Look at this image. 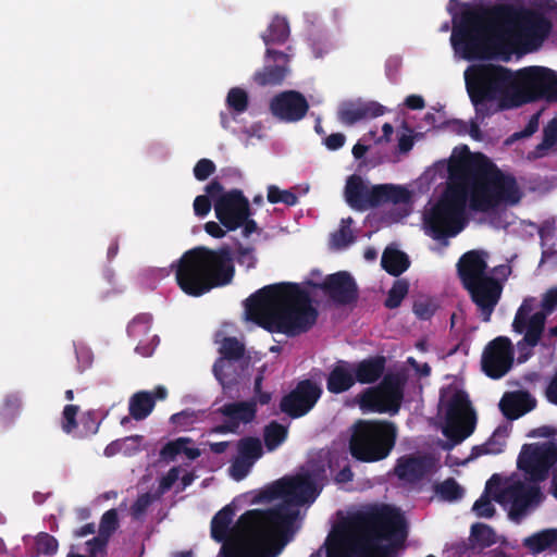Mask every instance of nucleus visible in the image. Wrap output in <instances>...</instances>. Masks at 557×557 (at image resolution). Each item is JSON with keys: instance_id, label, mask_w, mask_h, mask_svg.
I'll return each instance as SVG.
<instances>
[{"instance_id": "20e7f679", "label": "nucleus", "mask_w": 557, "mask_h": 557, "mask_svg": "<svg viewBox=\"0 0 557 557\" xmlns=\"http://www.w3.org/2000/svg\"><path fill=\"white\" fill-rule=\"evenodd\" d=\"M247 320L270 333L295 337L317 322L318 310L308 290L297 283L267 285L245 300Z\"/></svg>"}, {"instance_id": "bb28decb", "label": "nucleus", "mask_w": 557, "mask_h": 557, "mask_svg": "<svg viewBox=\"0 0 557 557\" xmlns=\"http://www.w3.org/2000/svg\"><path fill=\"white\" fill-rule=\"evenodd\" d=\"M384 112L385 108L374 101L367 103L348 102L341 106L337 112V117L341 123L350 126L361 120L383 115Z\"/></svg>"}, {"instance_id": "6e6d98bb", "label": "nucleus", "mask_w": 557, "mask_h": 557, "mask_svg": "<svg viewBox=\"0 0 557 557\" xmlns=\"http://www.w3.org/2000/svg\"><path fill=\"white\" fill-rule=\"evenodd\" d=\"M386 185V203L392 202L395 205L406 203L410 200V193L406 187Z\"/></svg>"}, {"instance_id": "2eb2a0df", "label": "nucleus", "mask_w": 557, "mask_h": 557, "mask_svg": "<svg viewBox=\"0 0 557 557\" xmlns=\"http://www.w3.org/2000/svg\"><path fill=\"white\" fill-rule=\"evenodd\" d=\"M322 393V387L317 382L301 380L281 398L280 410L292 419L301 418L313 409Z\"/></svg>"}, {"instance_id": "8fccbe9b", "label": "nucleus", "mask_w": 557, "mask_h": 557, "mask_svg": "<svg viewBox=\"0 0 557 557\" xmlns=\"http://www.w3.org/2000/svg\"><path fill=\"white\" fill-rule=\"evenodd\" d=\"M268 201L270 203H284L286 206H295L298 202V197L290 190H282L276 185L268 186Z\"/></svg>"}, {"instance_id": "5701e85b", "label": "nucleus", "mask_w": 557, "mask_h": 557, "mask_svg": "<svg viewBox=\"0 0 557 557\" xmlns=\"http://www.w3.org/2000/svg\"><path fill=\"white\" fill-rule=\"evenodd\" d=\"M434 468V459L429 455L404 456L397 460L395 474L399 480L408 483H418L423 480Z\"/></svg>"}, {"instance_id": "4d7b16f0", "label": "nucleus", "mask_w": 557, "mask_h": 557, "mask_svg": "<svg viewBox=\"0 0 557 557\" xmlns=\"http://www.w3.org/2000/svg\"><path fill=\"white\" fill-rule=\"evenodd\" d=\"M504 443H497L493 437L482 445L474 446L472 448L470 459H474L482 455L499 454L503 451Z\"/></svg>"}, {"instance_id": "f03ea898", "label": "nucleus", "mask_w": 557, "mask_h": 557, "mask_svg": "<svg viewBox=\"0 0 557 557\" xmlns=\"http://www.w3.org/2000/svg\"><path fill=\"white\" fill-rule=\"evenodd\" d=\"M553 32L552 20L542 11L510 3L463 11L453 27L450 41L463 59L483 60L510 41L524 52L537 51Z\"/></svg>"}, {"instance_id": "5fc2aeb1", "label": "nucleus", "mask_w": 557, "mask_h": 557, "mask_svg": "<svg viewBox=\"0 0 557 557\" xmlns=\"http://www.w3.org/2000/svg\"><path fill=\"white\" fill-rule=\"evenodd\" d=\"M79 411L77 405H66L62 411V430L71 434L77 428L76 416Z\"/></svg>"}, {"instance_id": "6e6552de", "label": "nucleus", "mask_w": 557, "mask_h": 557, "mask_svg": "<svg viewBox=\"0 0 557 557\" xmlns=\"http://www.w3.org/2000/svg\"><path fill=\"white\" fill-rule=\"evenodd\" d=\"M397 426L387 420H357L351 426L350 455L362 462H376L388 457L395 447Z\"/></svg>"}, {"instance_id": "f3484780", "label": "nucleus", "mask_w": 557, "mask_h": 557, "mask_svg": "<svg viewBox=\"0 0 557 557\" xmlns=\"http://www.w3.org/2000/svg\"><path fill=\"white\" fill-rule=\"evenodd\" d=\"M513 363V346L506 336L491 341L483 350L481 364L484 373L494 380L503 377Z\"/></svg>"}, {"instance_id": "4468645a", "label": "nucleus", "mask_w": 557, "mask_h": 557, "mask_svg": "<svg viewBox=\"0 0 557 557\" xmlns=\"http://www.w3.org/2000/svg\"><path fill=\"white\" fill-rule=\"evenodd\" d=\"M557 460V446L554 443L542 445L525 444L518 457V468L535 482L544 481L550 467Z\"/></svg>"}, {"instance_id": "473e14b6", "label": "nucleus", "mask_w": 557, "mask_h": 557, "mask_svg": "<svg viewBox=\"0 0 557 557\" xmlns=\"http://www.w3.org/2000/svg\"><path fill=\"white\" fill-rule=\"evenodd\" d=\"M381 265L388 274L399 276L409 268L410 261L405 252L387 247L383 251Z\"/></svg>"}, {"instance_id": "9b49d317", "label": "nucleus", "mask_w": 557, "mask_h": 557, "mask_svg": "<svg viewBox=\"0 0 557 557\" xmlns=\"http://www.w3.org/2000/svg\"><path fill=\"white\" fill-rule=\"evenodd\" d=\"M476 423L475 412L465 391L457 389L446 404L443 434L454 444H460L469 437Z\"/></svg>"}, {"instance_id": "ddd939ff", "label": "nucleus", "mask_w": 557, "mask_h": 557, "mask_svg": "<svg viewBox=\"0 0 557 557\" xmlns=\"http://www.w3.org/2000/svg\"><path fill=\"white\" fill-rule=\"evenodd\" d=\"M534 301L535 299L532 297L523 299L511 324L513 332L524 334L522 339L517 343L519 363L525 362L531 357L533 348L540 343L544 332L541 317L529 319L534 309Z\"/></svg>"}, {"instance_id": "864d4df0", "label": "nucleus", "mask_w": 557, "mask_h": 557, "mask_svg": "<svg viewBox=\"0 0 557 557\" xmlns=\"http://www.w3.org/2000/svg\"><path fill=\"white\" fill-rule=\"evenodd\" d=\"M386 203V185H375L369 188L368 198L366 201V210L376 208Z\"/></svg>"}, {"instance_id": "69168bd1", "label": "nucleus", "mask_w": 557, "mask_h": 557, "mask_svg": "<svg viewBox=\"0 0 557 557\" xmlns=\"http://www.w3.org/2000/svg\"><path fill=\"white\" fill-rule=\"evenodd\" d=\"M345 141L346 136L343 133H333L329 136H325L323 139V144L331 151L341 149L345 145Z\"/></svg>"}, {"instance_id": "c9c22d12", "label": "nucleus", "mask_w": 557, "mask_h": 557, "mask_svg": "<svg viewBox=\"0 0 557 557\" xmlns=\"http://www.w3.org/2000/svg\"><path fill=\"white\" fill-rule=\"evenodd\" d=\"M154 408V397L149 392L140 391L135 393L128 403L129 416L140 421L146 419Z\"/></svg>"}, {"instance_id": "6ab92c4d", "label": "nucleus", "mask_w": 557, "mask_h": 557, "mask_svg": "<svg viewBox=\"0 0 557 557\" xmlns=\"http://www.w3.org/2000/svg\"><path fill=\"white\" fill-rule=\"evenodd\" d=\"M309 110L306 97L296 90H285L270 101V111L280 121L294 123L302 120Z\"/></svg>"}, {"instance_id": "0e129e2a", "label": "nucleus", "mask_w": 557, "mask_h": 557, "mask_svg": "<svg viewBox=\"0 0 557 557\" xmlns=\"http://www.w3.org/2000/svg\"><path fill=\"white\" fill-rule=\"evenodd\" d=\"M212 203L208 196L199 195L194 200V211L198 216H206L211 210Z\"/></svg>"}, {"instance_id": "cd10ccee", "label": "nucleus", "mask_w": 557, "mask_h": 557, "mask_svg": "<svg viewBox=\"0 0 557 557\" xmlns=\"http://www.w3.org/2000/svg\"><path fill=\"white\" fill-rule=\"evenodd\" d=\"M234 516L235 508L230 504L219 510L211 520V537L223 543L222 547L236 539L235 524L231 527Z\"/></svg>"}, {"instance_id": "603ef678", "label": "nucleus", "mask_w": 557, "mask_h": 557, "mask_svg": "<svg viewBox=\"0 0 557 557\" xmlns=\"http://www.w3.org/2000/svg\"><path fill=\"white\" fill-rule=\"evenodd\" d=\"M436 308L437 307L432 299L421 298L413 302L412 309H413L414 314L419 319L429 320L434 315Z\"/></svg>"}, {"instance_id": "a18cd8bd", "label": "nucleus", "mask_w": 557, "mask_h": 557, "mask_svg": "<svg viewBox=\"0 0 557 557\" xmlns=\"http://www.w3.org/2000/svg\"><path fill=\"white\" fill-rule=\"evenodd\" d=\"M557 144V117L552 119L543 128V139L535 147V156L543 157L545 152Z\"/></svg>"}, {"instance_id": "4c0bfd02", "label": "nucleus", "mask_w": 557, "mask_h": 557, "mask_svg": "<svg viewBox=\"0 0 557 557\" xmlns=\"http://www.w3.org/2000/svg\"><path fill=\"white\" fill-rule=\"evenodd\" d=\"M59 542L53 535L47 532H39L34 537L33 546L28 547L26 552L29 557L53 556L57 554Z\"/></svg>"}, {"instance_id": "412c9836", "label": "nucleus", "mask_w": 557, "mask_h": 557, "mask_svg": "<svg viewBox=\"0 0 557 557\" xmlns=\"http://www.w3.org/2000/svg\"><path fill=\"white\" fill-rule=\"evenodd\" d=\"M541 496V490L537 485H527L522 482H516L498 494L494 495L497 503L508 499L511 502L509 517L517 519L520 517L528 506L537 500Z\"/></svg>"}, {"instance_id": "7ed1b4c3", "label": "nucleus", "mask_w": 557, "mask_h": 557, "mask_svg": "<svg viewBox=\"0 0 557 557\" xmlns=\"http://www.w3.org/2000/svg\"><path fill=\"white\" fill-rule=\"evenodd\" d=\"M407 536V522L399 509L369 505L345 519L326 557H389L391 547L382 543L398 547Z\"/></svg>"}, {"instance_id": "13d9d810", "label": "nucleus", "mask_w": 557, "mask_h": 557, "mask_svg": "<svg viewBox=\"0 0 557 557\" xmlns=\"http://www.w3.org/2000/svg\"><path fill=\"white\" fill-rule=\"evenodd\" d=\"M235 259L239 265L246 267L247 270L253 269L257 264V257L255 256V249L252 247L239 245L236 249Z\"/></svg>"}, {"instance_id": "de8ad7c7", "label": "nucleus", "mask_w": 557, "mask_h": 557, "mask_svg": "<svg viewBox=\"0 0 557 557\" xmlns=\"http://www.w3.org/2000/svg\"><path fill=\"white\" fill-rule=\"evenodd\" d=\"M409 283L406 280H397L388 290L384 306L388 309L398 308L408 294Z\"/></svg>"}, {"instance_id": "79ce46f5", "label": "nucleus", "mask_w": 557, "mask_h": 557, "mask_svg": "<svg viewBox=\"0 0 557 557\" xmlns=\"http://www.w3.org/2000/svg\"><path fill=\"white\" fill-rule=\"evenodd\" d=\"M288 435V430L283 424L271 421L265 425L263 431L264 445L268 450L272 451L282 445Z\"/></svg>"}, {"instance_id": "f257e3e1", "label": "nucleus", "mask_w": 557, "mask_h": 557, "mask_svg": "<svg viewBox=\"0 0 557 557\" xmlns=\"http://www.w3.org/2000/svg\"><path fill=\"white\" fill-rule=\"evenodd\" d=\"M450 184L443 196L424 214L428 234L441 240L454 237L465 227V209L488 212L502 202L517 203L520 193L517 181L504 174L484 153H472L462 146L448 163Z\"/></svg>"}, {"instance_id": "b1692460", "label": "nucleus", "mask_w": 557, "mask_h": 557, "mask_svg": "<svg viewBox=\"0 0 557 557\" xmlns=\"http://www.w3.org/2000/svg\"><path fill=\"white\" fill-rule=\"evenodd\" d=\"M485 256L486 253L480 250H470L461 256L457 270L462 285L490 276L486 273Z\"/></svg>"}, {"instance_id": "393cba45", "label": "nucleus", "mask_w": 557, "mask_h": 557, "mask_svg": "<svg viewBox=\"0 0 557 557\" xmlns=\"http://www.w3.org/2000/svg\"><path fill=\"white\" fill-rule=\"evenodd\" d=\"M536 407V399L527 391L507 392L499 401V409L508 420H516Z\"/></svg>"}, {"instance_id": "58836bf2", "label": "nucleus", "mask_w": 557, "mask_h": 557, "mask_svg": "<svg viewBox=\"0 0 557 557\" xmlns=\"http://www.w3.org/2000/svg\"><path fill=\"white\" fill-rule=\"evenodd\" d=\"M288 73L285 65H268L253 74V81L259 86L281 85Z\"/></svg>"}, {"instance_id": "bf43d9fd", "label": "nucleus", "mask_w": 557, "mask_h": 557, "mask_svg": "<svg viewBox=\"0 0 557 557\" xmlns=\"http://www.w3.org/2000/svg\"><path fill=\"white\" fill-rule=\"evenodd\" d=\"M472 510L480 518H492L495 515V507L486 494L481 495L473 504Z\"/></svg>"}, {"instance_id": "a878e982", "label": "nucleus", "mask_w": 557, "mask_h": 557, "mask_svg": "<svg viewBox=\"0 0 557 557\" xmlns=\"http://www.w3.org/2000/svg\"><path fill=\"white\" fill-rule=\"evenodd\" d=\"M220 352L222 358L214 362L212 370L216 380L225 387L232 383V380H226L225 368H228L232 361H237L244 357L245 347L236 337H225Z\"/></svg>"}, {"instance_id": "680f3d73", "label": "nucleus", "mask_w": 557, "mask_h": 557, "mask_svg": "<svg viewBox=\"0 0 557 557\" xmlns=\"http://www.w3.org/2000/svg\"><path fill=\"white\" fill-rule=\"evenodd\" d=\"M215 164L210 159H200L195 168H194V175L196 180L198 181H206L209 176H211L215 172Z\"/></svg>"}, {"instance_id": "aec40b11", "label": "nucleus", "mask_w": 557, "mask_h": 557, "mask_svg": "<svg viewBox=\"0 0 557 557\" xmlns=\"http://www.w3.org/2000/svg\"><path fill=\"white\" fill-rule=\"evenodd\" d=\"M313 286L323 290L337 305H350L358 299L357 283L351 274L346 271L330 274L322 283H315Z\"/></svg>"}, {"instance_id": "a211bd4d", "label": "nucleus", "mask_w": 557, "mask_h": 557, "mask_svg": "<svg viewBox=\"0 0 557 557\" xmlns=\"http://www.w3.org/2000/svg\"><path fill=\"white\" fill-rule=\"evenodd\" d=\"M463 287L469 293L472 302L476 306L482 321L490 322L503 294L504 286L502 282L490 275L466 284Z\"/></svg>"}, {"instance_id": "09e8293b", "label": "nucleus", "mask_w": 557, "mask_h": 557, "mask_svg": "<svg viewBox=\"0 0 557 557\" xmlns=\"http://www.w3.org/2000/svg\"><path fill=\"white\" fill-rule=\"evenodd\" d=\"M471 536L482 547H490L495 544V532L494 530L484 523H474L471 527Z\"/></svg>"}, {"instance_id": "e433bc0d", "label": "nucleus", "mask_w": 557, "mask_h": 557, "mask_svg": "<svg viewBox=\"0 0 557 557\" xmlns=\"http://www.w3.org/2000/svg\"><path fill=\"white\" fill-rule=\"evenodd\" d=\"M557 542V530L546 529L523 540V546L532 554H540Z\"/></svg>"}, {"instance_id": "052dcab7", "label": "nucleus", "mask_w": 557, "mask_h": 557, "mask_svg": "<svg viewBox=\"0 0 557 557\" xmlns=\"http://www.w3.org/2000/svg\"><path fill=\"white\" fill-rule=\"evenodd\" d=\"M22 408V397L18 393L8 394L3 399L2 410L8 417H15Z\"/></svg>"}, {"instance_id": "37998d69", "label": "nucleus", "mask_w": 557, "mask_h": 557, "mask_svg": "<svg viewBox=\"0 0 557 557\" xmlns=\"http://www.w3.org/2000/svg\"><path fill=\"white\" fill-rule=\"evenodd\" d=\"M119 525V515L116 509L112 508L107 510L100 519L99 534L94 537V542L103 545V542L109 541L111 535L117 530Z\"/></svg>"}, {"instance_id": "dca6fc26", "label": "nucleus", "mask_w": 557, "mask_h": 557, "mask_svg": "<svg viewBox=\"0 0 557 557\" xmlns=\"http://www.w3.org/2000/svg\"><path fill=\"white\" fill-rule=\"evenodd\" d=\"M214 212L226 231H236L252 215L249 200L240 189L234 188L215 199Z\"/></svg>"}, {"instance_id": "1a4fd4ad", "label": "nucleus", "mask_w": 557, "mask_h": 557, "mask_svg": "<svg viewBox=\"0 0 557 557\" xmlns=\"http://www.w3.org/2000/svg\"><path fill=\"white\" fill-rule=\"evenodd\" d=\"M326 481L325 465L314 462L302 473L289 478H282L273 482L271 485L260 491L253 502H271L282 498L294 507L304 506L315 500Z\"/></svg>"}, {"instance_id": "338daca9", "label": "nucleus", "mask_w": 557, "mask_h": 557, "mask_svg": "<svg viewBox=\"0 0 557 557\" xmlns=\"http://www.w3.org/2000/svg\"><path fill=\"white\" fill-rule=\"evenodd\" d=\"M265 58L277 62V65H285L286 67H288V63L290 61L289 53L271 49L269 47L265 50Z\"/></svg>"}, {"instance_id": "423d86ee", "label": "nucleus", "mask_w": 557, "mask_h": 557, "mask_svg": "<svg viewBox=\"0 0 557 557\" xmlns=\"http://www.w3.org/2000/svg\"><path fill=\"white\" fill-rule=\"evenodd\" d=\"M171 268L178 287L188 296L200 297L228 285L234 277V257L228 246L210 249L198 246L185 251Z\"/></svg>"}, {"instance_id": "ea45409f", "label": "nucleus", "mask_w": 557, "mask_h": 557, "mask_svg": "<svg viewBox=\"0 0 557 557\" xmlns=\"http://www.w3.org/2000/svg\"><path fill=\"white\" fill-rule=\"evenodd\" d=\"M225 104L232 117L235 119L247 111L249 107L248 92L240 87L231 88L227 92Z\"/></svg>"}, {"instance_id": "c85d7f7f", "label": "nucleus", "mask_w": 557, "mask_h": 557, "mask_svg": "<svg viewBox=\"0 0 557 557\" xmlns=\"http://www.w3.org/2000/svg\"><path fill=\"white\" fill-rule=\"evenodd\" d=\"M386 367L384 356H373L351 364L356 382L360 384L375 383L383 375Z\"/></svg>"}, {"instance_id": "3c124183", "label": "nucleus", "mask_w": 557, "mask_h": 557, "mask_svg": "<svg viewBox=\"0 0 557 557\" xmlns=\"http://www.w3.org/2000/svg\"><path fill=\"white\" fill-rule=\"evenodd\" d=\"M153 502L150 493L140 494L131 507V516L134 520H141Z\"/></svg>"}, {"instance_id": "f704fd0d", "label": "nucleus", "mask_w": 557, "mask_h": 557, "mask_svg": "<svg viewBox=\"0 0 557 557\" xmlns=\"http://www.w3.org/2000/svg\"><path fill=\"white\" fill-rule=\"evenodd\" d=\"M190 443L189 438L180 437L174 441L168 442L160 450V458L165 461H173L175 458L184 454L188 459H196L200 456L198 448L187 447Z\"/></svg>"}, {"instance_id": "a19ab883", "label": "nucleus", "mask_w": 557, "mask_h": 557, "mask_svg": "<svg viewBox=\"0 0 557 557\" xmlns=\"http://www.w3.org/2000/svg\"><path fill=\"white\" fill-rule=\"evenodd\" d=\"M261 441L255 436H246L237 442V457L255 462L262 456Z\"/></svg>"}, {"instance_id": "e2e57ef3", "label": "nucleus", "mask_w": 557, "mask_h": 557, "mask_svg": "<svg viewBox=\"0 0 557 557\" xmlns=\"http://www.w3.org/2000/svg\"><path fill=\"white\" fill-rule=\"evenodd\" d=\"M252 466L253 463H251V461L249 462L236 456L231 465L230 471L232 476L239 481L249 473Z\"/></svg>"}, {"instance_id": "49530a36", "label": "nucleus", "mask_w": 557, "mask_h": 557, "mask_svg": "<svg viewBox=\"0 0 557 557\" xmlns=\"http://www.w3.org/2000/svg\"><path fill=\"white\" fill-rule=\"evenodd\" d=\"M542 309L533 314L530 313L529 319H534L535 317L542 318L543 329L545 330V323L547 317L553 313L557 308V286L549 288L542 298L541 302Z\"/></svg>"}, {"instance_id": "774afa93", "label": "nucleus", "mask_w": 557, "mask_h": 557, "mask_svg": "<svg viewBox=\"0 0 557 557\" xmlns=\"http://www.w3.org/2000/svg\"><path fill=\"white\" fill-rule=\"evenodd\" d=\"M206 193L209 197V199L213 200L215 202V199H218L220 196L224 195L226 191H224L223 185L216 180H212L207 186H206Z\"/></svg>"}, {"instance_id": "c03bdc74", "label": "nucleus", "mask_w": 557, "mask_h": 557, "mask_svg": "<svg viewBox=\"0 0 557 557\" xmlns=\"http://www.w3.org/2000/svg\"><path fill=\"white\" fill-rule=\"evenodd\" d=\"M435 493L446 502H456L463 496V488L454 478H448L434 485Z\"/></svg>"}, {"instance_id": "7c9ffc66", "label": "nucleus", "mask_w": 557, "mask_h": 557, "mask_svg": "<svg viewBox=\"0 0 557 557\" xmlns=\"http://www.w3.org/2000/svg\"><path fill=\"white\" fill-rule=\"evenodd\" d=\"M369 187L362 177L352 174L347 178L345 186V199L350 208L357 211H366V201L368 198Z\"/></svg>"}, {"instance_id": "4be33fe9", "label": "nucleus", "mask_w": 557, "mask_h": 557, "mask_svg": "<svg viewBox=\"0 0 557 557\" xmlns=\"http://www.w3.org/2000/svg\"><path fill=\"white\" fill-rule=\"evenodd\" d=\"M152 315L149 313H140L136 315L127 325V334L134 341H137L136 352L144 357L153 354L160 339L158 335L150 336Z\"/></svg>"}, {"instance_id": "0eeeda50", "label": "nucleus", "mask_w": 557, "mask_h": 557, "mask_svg": "<svg viewBox=\"0 0 557 557\" xmlns=\"http://www.w3.org/2000/svg\"><path fill=\"white\" fill-rule=\"evenodd\" d=\"M466 88L475 112L482 117L488 116V102L505 101L511 98L515 106L519 82L513 73L502 65L492 63L475 64L465 72Z\"/></svg>"}, {"instance_id": "72a5a7b5", "label": "nucleus", "mask_w": 557, "mask_h": 557, "mask_svg": "<svg viewBox=\"0 0 557 557\" xmlns=\"http://www.w3.org/2000/svg\"><path fill=\"white\" fill-rule=\"evenodd\" d=\"M289 34L290 29L286 17L275 15L261 38L265 46L283 45L287 41Z\"/></svg>"}, {"instance_id": "f8f14e48", "label": "nucleus", "mask_w": 557, "mask_h": 557, "mask_svg": "<svg viewBox=\"0 0 557 557\" xmlns=\"http://www.w3.org/2000/svg\"><path fill=\"white\" fill-rule=\"evenodd\" d=\"M404 389L397 376L386 375L375 387L360 394V407L373 412L396 414L401 406Z\"/></svg>"}, {"instance_id": "39448f33", "label": "nucleus", "mask_w": 557, "mask_h": 557, "mask_svg": "<svg viewBox=\"0 0 557 557\" xmlns=\"http://www.w3.org/2000/svg\"><path fill=\"white\" fill-rule=\"evenodd\" d=\"M298 509L285 499L273 508L251 509L236 521V539L221 547L223 557H275L269 545L272 533L289 530L298 517Z\"/></svg>"}, {"instance_id": "9d476101", "label": "nucleus", "mask_w": 557, "mask_h": 557, "mask_svg": "<svg viewBox=\"0 0 557 557\" xmlns=\"http://www.w3.org/2000/svg\"><path fill=\"white\" fill-rule=\"evenodd\" d=\"M516 97L515 106L537 100L557 102V72L543 66L521 70Z\"/></svg>"}, {"instance_id": "2f4dec72", "label": "nucleus", "mask_w": 557, "mask_h": 557, "mask_svg": "<svg viewBox=\"0 0 557 557\" xmlns=\"http://www.w3.org/2000/svg\"><path fill=\"white\" fill-rule=\"evenodd\" d=\"M220 412L223 416L237 421L238 425L240 422L250 423L255 420L257 414L256 401L228 403L220 408Z\"/></svg>"}, {"instance_id": "c756f323", "label": "nucleus", "mask_w": 557, "mask_h": 557, "mask_svg": "<svg viewBox=\"0 0 557 557\" xmlns=\"http://www.w3.org/2000/svg\"><path fill=\"white\" fill-rule=\"evenodd\" d=\"M356 383L351 364L339 360L326 377V388L332 394H342L349 391Z\"/></svg>"}]
</instances>
